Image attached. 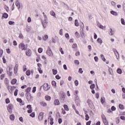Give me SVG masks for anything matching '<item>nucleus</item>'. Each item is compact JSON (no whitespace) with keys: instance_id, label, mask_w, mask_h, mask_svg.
I'll return each instance as SVG.
<instances>
[{"instance_id":"obj_15","label":"nucleus","mask_w":125,"mask_h":125,"mask_svg":"<svg viewBox=\"0 0 125 125\" xmlns=\"http://www.w3.org/2000/svg\"><path fill=\"white\" fill-rule=\"evenodd\" d=\"M11 84L14 85L15 84V83H17V80H16V79H14L11 81Z\"/></svg>"},{"instance_id":"obj_38","label":"nucleus","mask_w":125,"mask_h":125,"mask_svg":"<svg viewBox=\"0 0 125 125\" xmlns=\"http://www.w3.org/2000/svg\"><path fill=\"white\" fill-rule=\"evenodd\" d=\"M75 25L76 27H79V22H78V20H75Z\"/></svg>"},{"instance_id":"obj_44","label":"nucleus","mask_w":125,"mask_h":125,"mask_svg":"<svg viewBox=\"0 0 125 125\" xmlns=\"http://www.w3.org/2000/svg\"><path fill=\"white\" fill-rule=\"evenodd\" d=\"M31 91V87H28L26 90H25V92H30Z\"/></svg>"},{"instance_id":"obj_1","label":"nucleus","mask_w":125,"mask_h":125,"mask_svg":"<svg viewBox=\"0 0 125 125\" xmlns=\"http://www.w3.org/2000/svg\"><path fill=\"white\" fill-rule=\"evenodd\" d=\"M43 17L44 18V20L43 21H42V26L44 29H45V28H46V25L47 24V22H46V21H47V16H46V15H44Z\"/></svg>"},{"instance_id":"obj_60","label":"nucleus","mask_w":125,"mask_h":125,"mask_svg":"<svg viewBox=\"0 0 125 125\" xmlns=\"http://www.w3.org/2000/svg\"><path fill=\"white\" fill-rule=\"evenodd\" d=\"M60 51L61 52L62 54H64V51H63V49L62 48H60Z\"/></svg>"},{"instance_id":"obj_63","label":"nucleus","mask_w":125,"mask_h":125,"mask_svg":"<svg viewBox=\"0 0 125 125\" xmlns=\"http://www.w3.org/2000/svg\"><path fill=\"white\" fill-rule=\"evenodd\" d=\"M19 38V39H23V35H22V33L20 34Z\"/></svg>"},{"instance_id":"obj_57","label":"nucleus","mask_w":125,"mask_h":125,"mask_svg":"<svg viewBox=\"0 0 125 125\" xmlns=\"http://www.w3.org/2000/svg\"><path fill=\"white\" fill-rule=\"evenodd\" d=\"M15 22H14V21H9V25H14Z\"/></svg>"},{"instance_id":"obj_10","label":"nucleus","mask_w":125,"mask_h":125,"mask_svg":"<svg viewBox=\"0 0 125 125\" xmlns=\"http://www.w3.org/2000/svg\"><path fill=\"white\" fill-rule=\"evenodd\" d=\"M18 71V64H17L14 67V73L15 74H17V72Z\"/></svg>"},{"instance_id":"obj_25","label":"nucleus","mask_w":125,"mask_h":125,"mask_svg":"<svg viewBox=\"0 0 125 125\" xmlns=\"http://www.w3.org/2000/svg\"><path fill=\"white\" fill-rule=\"evenodd\" d=\"M45 100H46L47 101H49V100H50V99H51V98L50 97V96H46L45 97Z\"/></svg>"},{"instance_id":"obj_53","label":"nucleus","mask_w":125,"mask_h":125,"mask_svg":"<svg viewBox=\"0 0 125 125\" xmlns=\"http://www.w3.org/2000/svg\"><path fill=\"white\" fill-rule=\"evenodd\" d=\"M94 59L95 62H98V57L97 56H95L94 58Z\"/></svg>"},{"instance_id":"obj_26","label":"nucleus","mask_w":125,"mask_h":125,"mask_svg":"<svg viewBox=\"0 0 125 125\" xmlns=\"http://www.w3.org/2000/svg\"><path fill=\"white\" fill-rule=\"evenodd\" d=\"M101 58L102 59V60L104 61V62H105V61H106V59H105V57H104V55L101 54Z\"/></svg>"},{"instance_id":"obj_36","label":"nucleus","mask_w":125,"mask_h":125,"mask_svg":"<svg viewBox=\"0 0 125 125\" xmlns=\"http://www.w3.org/2000/svg\"><path fill=\"white\" fill-rule=\"evenodd\" d=\"M74 64H75V65H80V62L79 60H76L74 61Z\"/></svg>"},{"instance_id":"obj_47","label":"nucleus","mask_w":125,"mask_h":125,"mask_svg":"<svg viewBox=\"0 0 125 125\" xmlns=\"http://www.w3.org/2000/svg\"><path fill=\"white\" fill-rule=\"evenodd\" d=\"M10 101L9 100V99L8 98L6 99L5 103L6 104H8V103H10Z\"/></svg>"},{"instance_id":"obj_22","label":"nucleus","mask_w":125,"mask_h":125,"mask_svg":"<svg viewBox=\"0 0 125 125\" xmlns=\"http://www.w3.org/2000/svg\"><path fill=\"white\" fill-rule=\"evenodd\" d=\"M72 48H74V49H76L78 48V45H77V43H74L72 45Z\"/></svg>"},{"instance_id":"obj_61","label":"nucleus","mask_w":125,"mask_h":125,"mask_svg":"<svg viewBox=\"0 0 125 125\" xmlns=\"http://www.w3.org/2000/svg\"><path fill=\"white\" fill-rule=\"evenodd\" d=\"M75 55L76 56H80V51L76 52V53H75Z\"/></svg>"},{"instance_id":"obj_29","label":"nucleus","mask_w":125,"mask_h":125,"mask_svg":"<svg viewBox=\"0 0 125 125\" xmlns=\"http://www.w3.org/2000/svg\"><path fill=\"white\" fill-rule=\"evenodd\" d=\"M2 17L6 19V18L8 17V14H6V13H4L2 15Z\"/></svg>"},{"instance_id":"obj_43","label":"nucleus","mask_w":125,"mask_h":125,"mask_svg":"<svg viewBox=\"0 0 125 125\" xmlns=\"http://www.w3.org/2000/svg\"><path fill=\"white\" fill-rule=\"evenodd\" d=\"M61 100L62 101V102L64 101V100H65V96L64 95H62V97L60 98Z\"/></svg>"},{"instance_id":"obj_45","label":"nucleus","mask_w":125,"mask_h":125,"mask_svg":"<svg viewBox=\"0 0 125 125\" xmlns=\"http://www.w3.org/2000/svg\"><path fill=\"white\" fill-rule=\"evenodd\" d=\"M74 83H75L76 86H78V85H79V81H78V80H76L74 82Z\"/></svg>"},{"instance_id":"obj_31","label":"nucleus","mask_w":125,"mask_h":125,"mask_svg":"<svg viewBox=\"0 0 125 125\" xmlns=\"http://www.w3.org/2000/svg\"><path fill=\"white\" fill-rule=\"evenodd\" d=\"M110 13H111V14H112V15H115V16H117V15H118V14L117 13V12H115V11H111L110 12Z\"/></svg>"},{"instance_id":"obj_51","label":"nucleus","mask_w":125,"mask_h":125,"mask_svg":"<svg viewBox=\"0 0 125 125\" xmlns=\"http://www.w3.org/2000/svg\"><path fill=\"white\" fill-rule=\"evenodd\" d=\"M121 23L123 25H125V20L123 18L121 19Z\"/></svg>"},{"instance_id":"obj_21","label":"nucleus","mask_w":125,"mask_h":125,"mask_svg":"<svg viewBox=\"0 0 125 125\" xmlns=\"http://www.w3.org/2000/svg\"><path fill=\"white\" fill-rule=\"evenodd\" d=\"M10 119L11 121H14V119H15V116L14 114H12L10 116Z\"/></svg>"},{"instance_id":"obj_24","label":"nucleus","mask_w":125,"mask_h":125,"mask_svg":"<svg viewBox=\"0 0 125 125\" xmlns=\"http://www.w3.org/2000/svg\"><path fill=\"white\" fill-rule=\"evenodd\" d=\"M97 41V42L99 43H100V44H102V42H103L101 38H98Z\"/></svg>"},{"instance_id":"obj_48","label":"nucleus","mask_w":125,"mask_h":125,"mask_svg":"<svg viewBox=\"0 0 125 125\" xmlns=\"http://www.w3.org/2000/svg\"><path fill=\"white\" fill-rule=\"evenodd\" d=\"M50 124L51 125H53V124H54V122H53V118H50Z\"/></svg>"},{"instance_id":"obj_34","label":"nucleus","mask_w":125,"mask_h":125,"mask_svg":"<svg viewBox=\"0 0 125 125\" xmlns=\"http://www.w3.org/2000/svg\"><path fill=\"white\" fill-rule=\"evenodd\" d=\"M26 76H30L31 75V71L30 70H27L26 72Z\"/></svg>"},{"instance_id":"obj_35","label":"nucleus","mask_w":125,"mask_h":125,"mask_svg":"<svg viewBox=\"0 0 125 125\" xmlns=\"http://www.w3.org/2000/svg\"><path fill=\"white\" fill-rule=\"evenodd\" d=\"M101 102L102 104H104L105 103V98H101Z\"/></svg>"},{"instance_id":"obj_52","label":"nucleus","mask_w":125,"mask_h":125,"mask_svg":"<svg viewBox=\"0 0 125 125\" xmlns=\"http://www.w3.org/2000/svg\"><path fill=\"white\" fill-rule=\"evenodd\" d=\"M38 52H39V53H42V48H39L38 49Z\"/></svg>"},{"instance_id":"obj_2","label":"nucleus","mask_w":125,"mask_h":125,"mask_svg":"<svg viewBox=\"0 0 125 125\" xmlns=\"http://www.w3.org/2000/svg\"><path fill=\"white\" fill-rule=\"evenodd\" d=\"M19 47L21 50H27V45H25L24 43H21L19 44Z\"/></svg>"},{"instance_id":"obj_59","label":"nucleus","mask_w":125,"mask_h":125,"mask_svg":"<svg viewBox=\"0 0 125 125\" xmlns=\"http://www.w3.org/2000/svg\"><path fill=\"white\" fill-rule=\"evenodd\" d=\"M17 101L18 102H20V103H22V99H21L17 98Z\"/></svg>"},{"instance_id":"obj_6","label":"nucleus","mask_w":125,"mask_h":125,"mask_svg":"<svg viewBox=\"0 0 125 125\" xmlns=\"http://www.w3.org/2000/svg\"><path fill=\"white\" fill-rule=\"evenodd\" d=\"M25 96H26V99L29 101L31 100L33 97L31 96V93L30 92H26Z\"/></svg>"},{"instance_id":"obj_54","label":"nucleus","mask_w":125,"mask_h":125,"mask_svg":"<svg viewBox=\"0 0 125 125\" xmlns=\"http://www.w3.org/2000/svg\"><path fill=\"white\" fill-rule=\"evenodd\" d=\"M3 53V51L2 49L0 50V57H2Z\"/></svg>"},{"instance_id":"obj_9","label":"nucleus","mask_w":125,"mask_h":125,"mask_svg":"<svg viewBox=\"0 0 125 125\" xmlns=\"http://www.w3.org/2000/svg\"><path fill=\"white\" fill-rule=\"evenodd\" d=\"M16 5L17 7H18V9H20V7H21V5H20V3L19 2V0H17L16 2Z\"/></svg>"},{"instance_id":"obj_16","label":"nucleus","mask_w":125,"mask_h":125,"mask_svg":"<svg viewBox=\"0 0 125 125\" xmlns=\"http://www.w3.org/2000/svg\"><path fill=\"white\" fill-rule=\"evenodd\" d=\"M114 34H115V31L113 30L112 28H110V31L109 33V35H110V36H113Z\"/></svg>"},{"instance_id":"obj_20","label":"nucleus","mask_w":125,"mask_h":125,"mask_svg":"<svg viewBox=\"0 0 125 125\" xmlns=\"http://www.w3.org/2000/svg\"><path fill=\"white\" fill-rule=\"evenodd\" d=\"M40 104L41 105H42V106H43V107H45L46 106H47V104H46V103H45L44 102H40Z\"/></svg>"},{"instance_id":"obj_8","label":"nucleus","mask_w":125,"mask_h":125,"mask_svg":"<svg viewBox=\"0 0 125 125\" xmlns=\"http://www.w3.org/2000/svg\"><path fill=\"white\" fill-rule=\"evenodd\" d=\"M87 103L89 105V107H92V102L90 100V99H88L87 101Z\"/></svg>"},{"instance_id":"obj_30","label":"nucleus","mask_w":125,"mask_h":125,"mask_svg":"<svg viewBox=\"0 0 125 125\" xmlns=\"http://www.w3.org/2000/svg\"><path fill=\"white\" fill-rule=\"evenodd\" d=\"M63 107L64 108V110H65V111H69V107H68V105H67L66 104H64L63 105Z\"/></svg>"},{"instance_id":"obj_55","label":"nucleus","mask_w":125,"mask_h":125,"mask_svg":"<svg viewBox=\"0 0 125 125\" xmlns=\"http://www.w3.org/2000/svg\"><path fill=\"white\" fill-rule=\"evenodd\" d=\"M30 116L32 117V118H35V113L33 112L30 114Z\"/></svg>"},{"instance_id":"obj_18","label":"nucleus","mask_w":125,"mask_h":125,"mask_svg":"<svg viewBox=\"0 0 125 125\" xmlns=\"http://www.w3.org/2000/svg\"><path fill=\"white\" fill-rule=\"evenodd\" d=\"M6 70H7V74L8 75V76L11 77V76H12V71H8V69H7V68Z\"/></svg>"},{"instance_id":"obj_40","label":"nucleus","mask_w":125,"mask_h":125,"mask_svg":"<svg viewBox=\"0 0 125 125\" xmlns=\"http://www.w3.org/2000/svg\"><path fill=\"white\" fill-rule=\"evenodd\" d=\"M17 94H18V89H16L14 92V95L15 96H17Z\"/></svg>"},{"instance_id":"obj_27","label":"nucleus","mask_w":125,"mask_h":125,"mask_svg":"<svg viewBox=\"0 0 125 125\" xmlns=\"http://www.w3.org/2000/svg\"><path fill=\"white\" fill-rule=\"evenodd\" d=\"M103 123L105 125H108V121H107V119H104L103 120Z\"/></svg>"},{"instance_id":"obj_39","label":"nucleus","mask_w":125,"mask_h":125,"mask_svg":"<svg viewBox=\"0 0 125 125\" xmlns=\"http://www.w3.org/2000/svg\"><path fill=\"white\" fill-rule=\"evenodd\" d=\"M52 71L53 75H56L57 74V70L53 69Z\"/></svg>"},{"instance_id":"obj_32","label":"nucleus","mask_w":125,"mask_h":125,"mask_svg":"<svg viewBox=\"0 0 125 125\" xmlns=\"http://www.w3.org/2000/svg\"><path fill=\"white\" fill-rule=\"evenodd\" d=\"M81 36L82 38H83V39L85 38V34L83 31L81 32Z\"/></svg>"},{"instance_id":"obj_33","label":"nucleus","mask_w":125,"mask_h":125,"mask_svg":"<svg viewBox=\"0 0 125 125\" xmlns=\"http://www.w3.org/2000/svg\"><path fill=\"white\" fill-rule=\"evenodd\" d=\"M47 39H48V36L47 35H45L44 37H42V40H43V41H46Z\"/></svg>"},{"instance_id":"obj_28","label":"nucleus","mask_w":125,"mask_h":125,"mask_svg":"<svg viewBox=\"0 0 125 125\" xmlns=\"http://www.w3.org/2000/svg\"><path fill=\"white\" fill-rule=\"evenodd\" d=\"M75 103L77 106H80V105H81V101H75Z\"/></svg>"},{"instance_id":"obj_42","label":"nucleus","mask_w":125,"mask_h":125,"mask_svg":"<svg viewBox=\"0 0 125 125\" xmlns=\"http://www.w3.org/2000/svg\"><path fill=\"white\" fill-rule=\"evenodd\" d=\"M94 87H95V84H92L90 86V88L91 89H93V88H94Z\"/></svg>"},{"instance_id":"obj_3","label":"nucleus","mask_w":125,"mask_h":125,"mask_svg":"<svg viewBox=\"0 0 125 125\" xmlns=\"http://www.w3.org/2000/svg\"><path fill=\"white\" fill-rule=\"evenodd\" d=\"M12 109H13V104H9L7 106V110L10 114H12Z\"/></svg>"},{"instance_id":"obj_64","label":"nucleus","mask_w":125,"mask_h":125,"mask_svg":"<svg viewBox=\"0 0 125 125\" xmlns=\"http://www.w3.org/2000/svg\"><path fill=\"white\" fill-rule=\"evenodd\" d=\"M4 82L5 83H6V84H7L8 83V79L7 78H5Z\"/></svg>"},{"instance_id":"obj_12","label":"nucleus","mask_w":125,"mask_h":125,"mask_svg":"<svg viewBox=\"0 0 125 125\" xmlns=\"http://www.w3.org/2000/svg\"><path fill=\"white\" fill-rule=\"evenodd\" d=\"M60 104V102H59V100H55L54 101V105H59Z\"/></svg>"},{"instance_id":"obj_13","label":"nucleus","mask_w":125,"mask_h":125,"mask_svg":"<svg viewBox=\"0 0 125 125\" xmlns=\"http://www.w3.org/2000/svg\"><path fill=\"white\" fill-rule=\"evenodd\" d=\"M50 15H51L52 16H53L54 17H56V15L55 14V12H54V11H51L50 12Z\"/></svg>"},{"instance_id":"obj_49","label":"nucleus","mask_w":125,"mask_h":125,"mask_svg":"<svg viewBox=\"0 0 125 125\" xmlns=\"http://www.w3.org/2000/svg\"><path fill=\"white\" fill-rule=\"evenodd\" d=\"M52 85H53L54 86H56V82L54 81H53L52 82Z\"/></svg>"},{"instance_id":"obj_14","label":"nucleus","mask_w":125,"mask_h":125,"mask_svg":"<svg viewBox=\"0 0 125 125\" xmlns=\"http://www.w3.org/2000/svg\"><path fill=\"white\" fill-rule=\"evenodd\" d=\"M114 54L116 57V59H117V60H119V59H120V54H119V52H116V53Z\"/></svg>"},{"instance_id":"obj_11","label":"nucleus","mask_w":125,"mask_h":125,"mask_svg":"<svg viewBox=\"0 0 125 125\" xmlns=\"http://www.w3.org/2000/svg\"><path fill=\"white\" fill-rule=\"evenodd\" d=\"M26 32H30L31 31V26L29 25H27L25 28Z\"/></svg>"},{"instance_id":"obj_37","label":"nucleus","mask_w":125,"mask_h":125,"mask_svg":"<svg viewBox=\"0 0 125 125\" xmlns=\"http://www.w3.org/2000/svg\"><path fill=\"white\" fill-rule=\"evenodd\" d=\"M75 96H76V97L75 98V101H79L80 100V98H79V96H78V95L75 94Z\"/></svg>"},{"instance_id":"obj_7","label":"nucleus","mask_w":125,"mask_h":125,"mask_svg":"<svg viewBox=\"0 0 125 125\" xmlns=\"http://www.w3.org/2000/svg\"><path fill=\"white\" fill-rule=\"evenodd\" d=\"M43 112H40L39 116L38 119L39 121H42V119H43Z\"/></svg>"},{"instance_id":"obj_5","label":"nucleus","mask_w":125,"mask_h":125,"mask_svg":"<svg viewBox=\"0 0 125 125\" xmlns=\"http://www.w3.org/2000/svg\"><path fill=\"white\" fill-rule=\"evenodd\" d=\"M42 86H43V88L45 91H47L50 88V87L48 86V83H44Z\"/></svg>"},{"instance_id":"obj_19","label":"nucleus","mask_w":125,"mask_h":125,"mask_svg":"<svg viewBox=\"0 0 125 125\" xmlns=\"http://www.w3.org/2000/svg\"><path fill=\"white\" fill-rule=\"evenodd\" d=\"M26 54L27 56H31V50L28 49V51L26 52Z\"/></svg>"},{"instance_id":"obj_17","label":"nucleus","mask_w":125,"mask_h":125,"mask_svg":"<svg viewBox=\"0 0 125 125\" xmlns=\"http://www.w3.org/2000/svg\"><path fill=\"white\" fill-rule=\"evenodd\" d=\"M117 73L119 74L120 75H122V73H123V71L121 69V68H118L117 69Z\"/></svg>"},{"instance_id":"obj_4","label":"nucleus","mask_w":125,"mask_h":125,"mask_svg":"<svg viewBox=\"0 0 125 125\" xmlns=\"http://www.w3.org/2000/svg\"><path fill=\"white\" fill-rule=\"evenodd\" d=\"M46 54L51 57H52V56L53 55V53H52V51L49 46L48 47V49L46 51Z\"/></svg>"},{"instance_id":"obj_50","label":"nucleus","mask_w":125,"mask_h":125,"mask_svg":"<svg viewBox=\"0 0 125 125\" xmlns=\"http://www.w3.org/2000/svg\"><path fill=\"white\" fill-rule=\"evenodd\" d=\"M119 107L120 109H124V108H125L124 107V105L121 104H119Z\"/></svg>"},{"instance_id":"obj_46","label":"nucleus","mask_w":125,"mask_h":125,"mask_svg":"<svg viewBox=\"0 0 125 125\" xmlns=\"http://www.w3.org/2000/svg\"><path fill=\"white\" fill-rule=\"evenodd\" d=\"M85 120L86 121H88V120H89V116H88V114L85 115Z\"/></svg>"},{"instance_id":"obj_41","label":"nucleus","mask_w":125,"mask_h":125,"mask_svg":"<svg viewBox=\"0 0 125 125\" xmlns=\"http://www.w3.org/2000/svg\"><path fill=\"white\" fill-rule=\"evenodd\" d=\"M78 72L79 73H80V74H83V68H80Z\"/></svg>"},{"instance_id":"obj_62","label":"nucleus","mask_w":125,"mask_h":125,"mask_svg":"<svg viewBox=\"0 0 125 125\" xmlns=\"http://www.w3.org/2000/svg\"><path fill=\"white\" fill-rule=\"evenodd\" d=\"M4 77H5L4 74H1L0 76V80H3Z\"/></svg>"},{"instance_id":"obj_23","label":"nucleus","mask_w":125,"mask_h":125,"mask_svg":"<svg viewBox=\"0 0 125 125\" xmlns=\"http://www.w3.org/2000/svg\"><path fill=\"white\" fill-rule=\"evenodd\" d=\"M97 26L99 27V28L103 30V25H102V24H100V23L98 22L97 23Z\"/></svg>"},{"instance_id":"obj_56","label":"nucleus","mask_w":125,"mask_h":125,"mask_svg":"<svg viewBox=\"0 0 125 125\" xmlns=\"http://www.w3.org/2000/svg\"><path fill=\"white\" fill-rule=\"evenodd\" d=\"M7 69L9 71H12V68L11 67L8 66L7 67Z\"/></svg>"},{"instance_id":"obj_58","label":"nucleus","mask_w":125,"mask_h":125,"mask_svg":"<svg viewBox=\"0 0 125 125\" xmlns=\"http://www.w3.org/2000/svg\"><path fill=\"white\" fill-rule=\"evenodd\" d=\"M36 89H37V87H34L33 88V90H32V92L33 93H35L36 92Z\"/></svg>"}]
</instances>
